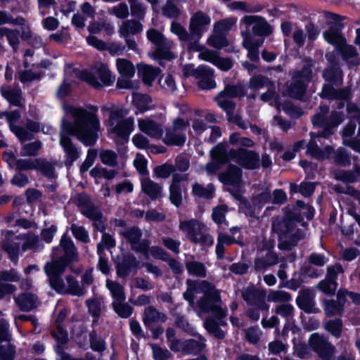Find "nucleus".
<instances>
[{
  "mask_svg": "<svg viewBox=\"0 0 360 360\" xmlns=\"http://www.w3.org/2000/svg\"><path fill=\"white\" fill-rule=\"evenodd\" d=\"M63 108L66 114L74 119V123L62 121L60 143L72 163L79 158V153L65 134L75 135L84 145L91 146L98 139L100 122L94 110L66 105Z\"/></svg>",
  "mask_w": 360,
  "mask_h": 360,
  "instance_id": "1",
  "label": "nucleus"
},
{
  "mask_svg": "<svg viewBox=\"0 0 360 360\" xmlns=\"http://www.w3.org/2000/svg\"><path fill=\"white\" fill-rule=\"evenodd\" d=\"M77 251L70 238L63 236L59 247L53 250V260L46 264L44 271L49 277L53 288L60 293H69L72 295L82 296L84 294V288L72 276H67L65 281L59 278L63 274L68 262L77 259Z\"/></svg>",
  "mask_w": 360,
  "mask_h": 360,
  "instance_id": "2",
  "label": "nucleus"
},
{
  "mask_svg": "<svg viewBox=\"0 0 360 360\" xmlns=\"http://www.w3.org/2000/svg\"><path fill=\"white\" fill-rule=\"evenodd\" d=\"M194 292H202L204 294L203 297L198 302L200 310L198 311V315L201 316L204 312L212 311L220 321L219 323H217L212 319H207L204 323L206 330L212 333L215 337L223 338L224 333L219 328L218 324H224V322L221 321V319L225 317L226 314V311L220 305L221 301L219 292L212 284L207 281H204L196 283L189 281L188 288L184 292V297L186 300L192 303L194 300Z\"/></svg>",
  "mask_w": 360,
  "mask_h": 360,
  "instance_id": "3",
  "label": "nucleus"
},
{
  "mask_svg": "<svg viewBox=\"0 0 360 360\" xmlns=\"http://www.w3.org/2000/svg\"><path fill=\"white\" fill-rule=\"evenodd\" d=\"M328 108L327 106H321L320 112L316 114L313 119L314 125L322 127L323 130L318 132L317 135L311 134V140L307 146V153L311 157L318 160H324L328 158L333 151V148L330 146H326L321 150L316 141L319 137L328 138L333 133V129L340 124L342 120V115L338 112H334L331 115V120L329 123L324 122V115L328 112Z\"/></svg>",
  "mask_w": 360,
  "mask_h": 360,
  "instance_id": "4",
  "label": "nucleus"
},
{
  "mask_svg": "<svg viewBox=\"0 0 360 360\" xmlns=\"http://www.w3.org/2000/svg\"><path fill=\"white\" fill-rule=\"evenodd\" d=\"M243 22L247 25H252L254 34H243V45L248 51V57L255 61L259 56L258 49L264 43L262 36L270 34V27L264 19L257 16H246L243 18Z\"/></svg>",
  "mask_w": 360,
  "mask_h": 360,
  "instance_id": "5",
  "label": "nucleus"
},
{
  "mask_svg": "<svg viewBox=\"0 0 360 360\" xmlns=\"http://www.w3.org/2000/svg\"><path fill=\"white\" fill-rule=\"evenodd\" d=\"M128 111L123 108H115L110 111V117L106 127L110 136L115 139L127 141L134 127V119L126 118Z\"/></svg>",
  "mask_w": 360,
  "mask_h": 360,
  "instance_id": "6",
  "label": "nucleus"
},
{
  "mask_svg": "<svg viewBox=\"0 0 360 360\" xmlns=\"http://www.w3.org/2000/svg\"><path fill=\"white\" fill-rule=\"evenodd\" d=\"M179 229L192 243L210 246L214 243L213 238L207 233L205 225L195 219L182 221Z\"/></svg>",
  "mask_w": 360,
  "mask_h": 360,
  "instance_id": "7",
  "label": "nucleus"
},
{
  "mask_svg": "<svg viewBox=\"0 0 360 360\" xmlns=\"http://www.w3.org/2000/svg\"><path fill=\"white\" fill-rule=\"evenodd\" d=\"M80 77L96 89L101 88L103 85L110 86L115 79L107 64L102 62L96 63L91 71L82 72Z\"/></svg>",
  "mask_w": 360,
  "mask_h": 360,
  "instance_id": "8",
  "label": "nucleus"
},
{
  "mask_svg": "<svg viewBox=\"0 0 360 360\" xmlns=\"http://www.w3.org/2000/svg\"><path fill=\"white\" fill-rule=\"evenodd\" d=\"M188 125V122L180 118L176 119L172 126L167 129L163 142L167 145L183 146L186 140V131Z\"/></svg>",
  "mask_w": 360,
  "mask_h": 360,
  "instance_id": "9",
  "label": "nucleus"
},
{
  "mask_svg": "<svg viewBox=\"0 0 360 360\" xmlns=\"http://www.w3.org/2000/svg\"><path fill=\"white\" fill-rule=\"evenodd\" d=\"M347 110L349 114L354 112L353 119L349 121L342 131L343 143L348 145L355 151L360 153V141L350 140L347 141V138L350 137L354 134L356 129V122L359 124L358 134L360 136V111H359L354 105H349Z\"/></svg>",
  "mask_w": 360,
  "mask_h": 360,
  "instance_id": "10",
  "label": "nucleus"
},
{
  "mask_svg": "<svg viewBox=\"0 0 360 360\" xmlns=\"http://www.w3.org/2000/svg\"><path fill=\"white\" fill-rule=\"evenodd\" d=\"M210 23V17L202 11H198L192 15L189 24V31L193 39V42L198 41L202 37Z\"/></svg>",
  "mask_w": 360,
  "mask_h": 360,
  "instance_id": "11",
  "label": "nucleus"
},
{
  "mask_svg": "<svg viewBox=\"0 0 360 360\" xmlns=\"http://www.w3.org/2000/svg\"><path fill=\"white\" fill-rule=\"evenodd\" d=\"M211 155L216 162L207 164L205 171L207 175H214L220 169L221 163H225L231 160L227 145L222 143H219L211 150Z\"/></svg>",
  "mask_w": 360,
  "mask_h": 360,
  "instance_id": "12",
  "label": "nucleus"
},
{
  "mask_svg": "<svg viewBox=\"0 0 360 360\" xmlns=\"http://www.w3.org/2000/svg\"><path fill=\"white\" fill-rule=\"evenodd\" d=\"M229 152L231 160L245 168L255 169L259 166V155L253 151L239 148L237 152L232 149H229Z\"/></svg>",
  "mask_w": 360,
  "mask_h": 360,
  "instance_id": "13",
  "label": "nucleus"
},
{
  "mask_svg": "<svg viewBox=\"0 0 360 360\" xmlns=\"http://www.w3.org/2000/svg\"><path fill=\"white\" fill-rule=\"evenodd\" d=\"M309 342L312 349L322 358V360H331L335 348L322 336L313 333L309 338Z\"/></svg>",
  "mask_w": 360,
  "mask_h": 360,
  "instance_id": "14",
  "label": "nucleus"
},
{
  "mask_svg": "<svg viewBox=\"0 0 360 360\" xmlns=\"http://www.w3.org/2000/svg\"><path fill=\"white\" fill-rule=\"evenodd\" d=\"M325 40L335 45L337 48L340 49L345 58H349L356 56V50L352 46L345 44L343 37L340 34L338 31L330 30L323 34Z\"/></svg>",
  "mask_w": 360,
  "mask_h": 360,
  "instance_id": "15",
  "label": "nucleus"
},
{
  "mask_svg": "<svg viewBox=\"0 0 360 360\" xmlns=\"http://www.w3.org/2000/svg\"><path fill=\"white\" fill-rule=\"evenodd\" d=\"M311 71L304 70L302 73H298L292 77V82L289 89V95L299 99L303 96L306 83L311 79Z\"/></svg>",
  "mask_w": 360,
  "mask_h": 360,
  "instance_id": "16",
  "label": "nucleus"
},
{
  "mask_svg": "<svg viewBox=\"0 0 360 360\" xmlns=\"http://www.w3.org/2000/svg\"><path fill=\"white\" fill-rule=\"evenodd\" d=\"M343 271V268L340 264L329 266L328 268L326 280L320 282L319 284L320 290L326 294L333 293L337 288V283L335 282L337 276L340 274H342Z\"/></svg>",
  "mask_w": 360,
  "mask_h": 360,
  "instance_id": "17",
  "label": "nucleus"
},
{
  "mask_svg": "<svg viewBox=\"0 0 360 360\" xmlns=\"http://www.w3.org/2000/svg\"><path fill=\"white\" fill-rule=\"evenodd\" d=\"M123 236L131 245V248L137 252L147 255V248L149 243L147 240L140 241L141 233L140 229L136 227H131L123 232Z\"/></svg>",
  "mask_w": 360,
  "mask_h": 360,
  "instance_id": "18",
  "label": "nucleus"
},
{
  "mask_svg": "<svg viewBox=\"0 0 360 360\" xmlns=\"http://www.w3.org/2000/svg\"><path fill=\"white\" fill-rule=\"evenodd\" d=\"M193 76L199 79V86L202 89H211L216 86L213 79V70L206 65H200L193 70Z\"/></svg>",
  "mask_w": 360,
  "mask_h": 360,
  "instance_id": "19",
  "label": "nucleus"
},
{
  "mask_svg": "<svg viewBox=\"0 0 360 360\" xmlns=\"http://www.w3.org/2000/svg\"><path fill=\"white\" fill-rule=\"evenodd\" d=\"M139 129L155 139H160L163 134L162 127L149 118L140 119L138 120Z\"/></svg>",
  "mask_w": 360,
  "mask_h": 360,
  "instance_id": "20",
  "label": "nucleus"
},
{
  "mask_svg": "<svg viewBox=\"0 0 360 360\" xmlns=\"http://www.w3.org/2000/svg\"><path fill=\"white\" fill-rule=\"evenodd\" d=\"M188 179V174H176L173 176L172 184L170 186V200L172 204L179 207L182 202V195L181 192L180 182L186 181Z\"/></svg>",
  "mask_w": 360,
  "mask_h": 360,
  "instance_id": "21",
  "label": "nucleus"
},
{
  "mask_svg": "<svg viewBox=\"0 0 360 360\" xmlns=\"http://www.w3.org/2000/svg\"><path fill=\"white\" fill-rule=\"evenodd\" d=\"M15 300L22 311H30L37 307L39 304L37 297L30 292L22 293L15 297Z\"/></svg>",
  "mask_w": 360,
  "mask_h": 360,
  "instance_id": "22",
  "label": "nucleus"
},
{
  "mask_svg": "<svg viewBox=\"0 0 360 360\" xmlns=\"http://www.w3.org/2000/svg\"><path fill=\"white\" fill-rule=\"evenodd\" d=\"M166 320V315L158 311L155 308L148 307L145 309L143 321L146 327L150 328L153 323L158 322L164 323Z\"/></svg>",
  "mask_w": 360,
  "mask_h": 360,
  "instance_id": "23",
  "label": "nucleus"
},
{
  "mask_svg": "<svg viewBox=\"0 0 360 360\" xmlns=\"http://www.w3.org/2000/svg\"><path fill=\"white\" fill-rule=\"evenodd\" d=\"M141 189L151 199L158 198L162 195V188L148 177L141 179Z\"/></svg>",
  "mask_w": 360,
  "mask_h": 360,
  "instance_id": "24",
  "label": "nucleus"
},
{
  "mask_svg": "<svg viewBox=\"0 0 360 360\" xmlns=\"http://www.w3.org/2000/svg\"><path fill=\"white\" fill-rule=\"evenodd\" d=\"M241 177V170L236 167H229V169L220 174L219 179L226 185H238Z\"/></svg>",
  "mask_w": 360,
  "mask_h": 360,
  "instance_id": "25",
  "label": "nucleus"
},
{
  "mask_svg": "<svg viewBox=\"0 0 360 360\" xmlns=\"http://www.w3.org/2000/svg\"><path fill=\"white\" fill-rule=\"evenodd\" d=\"M342 293L341 291L338 292V301L327 300L325 301V312L327 316H332L338 314L342 311L345 299L343 298Z\"/></svg>",
  "mask_w": 360,
  "mask_h": 360,
  "instance_id": "26",
  "label": "nucleus"
},
{
  "mask_svg": "<svg viewBox=\"0 0 360 360\" xmlns=\"http://www.w3.org/2000/svg\"><path fill=\"white\" fill-rule=\"evenodd\" d=\"M142 25L136 20H127L120 27L119 33L122 37L127 38L129 35L136 34L142 31Z\"/></svg>",
  "mask_w": 360,
  "mask_h": 360,
  "instance_id": "27",
  "label": "nucleus"
},
{
  "mask_svg": "<svg viewBox=\"0 0 360 360\" xmlns=\"http://www.w3.org/2000/svg\"><path fill=\"white\" fill-rule=\"evenodd\" d=\"M133 104L141 112H146L154 108L151 98L146 94H133Z\"/></svg>",
  "mask_w": 360,
  "mask_h": 360,
  "instance_id": "28",
  "label": "nucleus"
},
{
  "mask_svg": "<svg viewBox=\"0 0 360 360\" xmlns=\"http://www.w3.org/2000/svg\"><path fill=\"white\" fill-rule=\"evenodd\" d=\"M170 30L172 33L179 37L181 41L186 43L189 49L193 47V39L191 32L188 34L183 26L177 22H172Z\"/></svg>",
  "mask_w": 360,
  "mask_h": 360,
  "instance_id": "29",
  "label": "nucleus"
},
{
  "mask_svg": "<svg viewBox=\"0 0 360 360\" xmlns=\"http://www.w3.org/2000/svg\"><path fill=\"white\" fill-rule=\"evenodd\" d=\"M106 287L110 292L114 301L124 302L126 296L124 292V288L117 282L107 280Z\"/></svg>",
  "mask_w": 360,
  "mask_h": 360,
  "instance_id": "30",
  "label": "nucleus"
},
{
  "mask_svg": "<svg viewBox=\"0 0 360 360\" xmlns=\"http://www.w3.org/2000/svg\"><path fill=\"white\" fill-rule=\"evenodd\" d=\"M117 69L119 73L124 77L131 78L135 73V68L132 63L124 58H118L116 60Z\"/></svg>",
  "mask_w": 360,
  "mask_h": 360,
  "instance_id": "31",
  "label": "nucleus"
},
{
  "mask_svg": "<svg viewBox=\"0 0 360 360\" xmlns=\"http://www.w3.org/2000/svg\"><path fill=\"white\" fill-rule=\"evenodd\" d=\"M1 94L11 104L18 106L20 103V90L19 89H11L9 86H4L1 87Z\"/></svg>",
  "mask_w": 360,
  "mask_h": 360,
  "instance_id": "32",
  "label": "nucleus"
},
{
  "mask_svg": "<svg viewBox=\"0 0 360 360\" xmlns=\"http://www.w3.org/2000/svg\"><path fill=\"white\" fill-rule=\"evenodd\" d=\"M190 49H195L199 52L198 58L200 59L210 62L212 64H214L218 56V53L216 51L210 50L204 46H201L196 44V41L193 42V47Z\"/></svg>",
  "mask_w": 360,
  "mask_h": 360,
  "instance_id": "33",
  "label": "nucleus"
},
{
  "mask_svg": "<svg viewBox=\"0 0 360 360\" xmlns=\"http://www.w3.org/2000/svg\"><path fill=\"white\" fill-rule=\"evenodd\" d=\"M159 73V70L149 65H143L139 69V74L145 84L151 85Z\"/></svg>",
  "mask_w": 360,
  "mask_h": 360,
  "instance_id": "34",
  "label": "nucleus"
},
{
  "mask_svg": "<svg viewBox=\"0 0 360 360\" xmlns=\"http://www.w3.org/2000/svg\"><path fill=\"white\" fill-rule=\"evenodd\" d=\"M41 165V159H20L15 162V166L19 170L37 169Z\"/></svg>",
  "mask_w": 360,
  "mask_h": 360,
  "instance_id": "35",
  "label": "nucleus"
},
{
  "mask_svg": "<svg viewBox=\"0 0 360 360\" xmlns=\"http://www.w3.org/2000/svg\"><path fill=\"white\" fill-rule=\"evenodd\" d=\"M228 40L222 33L214 32V33L207 39V44L217 49L228 46Z\"/></svg>",
  "mask_w": 360,
  "mask_h": 360,
  "instance_id": "36",
  "label": "nucleus"
},
{
  "mask_svg": "<svg viewBox=\"0 0 360 360\" xmlns=\"http://www.w3.org/2000/svg\"><path fill=\"white\" fill-rule=\"evenodd\" d=\"M315 188V185L313 183L303 182L300 185L292 184L290 186V191L294 193H300L304 196L311 195Z\"/></svg>",
  "mask_w": 360,
  "mask_h": 360,
  "instance_id": "37",
  "label": "nucleus"
},
{
  "mask_svg": "<svg viewBox=\"0 0 360 360\" xmlns=\"http://www.w3.org/2000/svg\"><path fill=\"white\" fill-rule=\"evenodd\" d=\"M349 92L343 90L340 92L335 91L330 86H324L322 90V96L327 98H339L346 100L349 98Z\"/></svg>",
  "mask_w": 360,
  "mask_h": 360,
  "instance_id": "38",
  "label": "nucleus"
},
{
  "mask_svg": "<svg viewBox=\"0 0 360 360\" xmlns=\"http://www.w3.org/2000/svg\"><path fill=\"white\" fill-rule=\"evenodd\" d=\"M214 190L212 184H209L206 187H204L200 184H195L193 186V194L205 198H212Z\"/></svg>",
  "mask_w": 360,
  "mask_h": 360,
  "instance_id": "39",
  "label": "nucleus"
},
{
  "mask_svg": "<svg viewBox=\"0 0 360 360\" xmlns=\"http://www.w3.org/2000/svg\"><path fill=\"white\" fill-rule=\"evenodd\" d=\"M236 22L237 19L235 18H229L218 21L214 24V32L222 34L224 32H228L236 24Z\"/></svg>",
  "mask_w": 360,
  "mask_h": 360,
  "instance_id": "40",
  "label": "nucleus"
},
{
  "mask_svg": "<svg viewBox=\"0 0 360 360\" xmlns=\"http://www.w3.org/2000/svg\"><path fill=\"white\" fill-rule=\"evenodd\" d=\"M42 248V245L37 236L28 235L22 243V250H32L34 251L39 250Z\"/></svg>",
  "mask_w": 360,
  "mask_h": 360,
  "instance_id": "41",
  "label": "nucleus"
},
{
  "mask_svg": "<svg viewBox=\"0 0 360 360\" xmlns=\"http://www.w3.org/2000/svg\"><path fill=\"white\" fill-rule=\"evenodd\" d=\"M278 110H283L289 116L297 118L302 115L303 111L300 108L292 105L290 103H285L283 104L278 103L277 105Z\"/></svg>",
  "mask_w": 360,
  "mask_h": 360,
  "instance_id": "42",
  "label": "nucleus"
},
{
  "mask_svg": "<svg viewBox=\"0 0 360 360\" xmlns=\"http://www.w3.org/2000/svg\"><path fill=\"white\" fill-rule=\"evenodd\" d=\"M113 308L116 313L122 318H128L132 313V308L124 302L114 301Z\"/></svg>",
  "mask_w": 360,
  "mask_h": 360,
  "instance_id": "43",
  "label": "nucleus"
},
{
  "mask_svg": "<svg viewBox=\"0 0 360 360\" xmlns=\"http://www.w3.org/2000/svg\"><path fill=\"white\" fill-rule=\"evenodd\" d=\"M115 172L114 170H108L103 167H96L90 171V174L95 179L103 178L106 179H111L115 177Z\"/></svg>",
  "mask_w": 360,
  "mask_h": 360,
  "instance_id": "44",
  "label": "nucleus"
},
{
  "mask_svg": "<svg viewBox=\"0 0 360 360\" xmlns=\"http://www.w3.org/2000/svg\"><path fill=\"white\" fill-rule=\"evenodd\" d=\"M273 84L267 78L258 75L250 79V87L255 90H259L264 87H271Z\"/></svg>",
  "mask_w": 360,
  "mask_h": 360,
  "instance_id": "45",
  "label": "nucleus"
},
{
  "mask_svg": "<svg viewBox=\"0 0 360 360\" xmlns=\"http://www.w3.org/2000/svg\"><path fill=\"white\" fill-rule=\"evenodd\" d=\"M186 268L189 274L198 276H203L205 275V268L204 265L200 262L192 261L186 264Z\"/></svg>",
  "mask_w": 360,
  "mask_h": 360,
  "instance_id": "46",
  "label": "nucleus"
},
{
  "mask_svg": "<svg viewBox=\"0 0 360 360\" xmlns=\"http://www.w3.org/2000/svg\"><path fill=\"white\" fill-rule=\"evenodd\" d=\"M159 84L165 91L172 92L176 89V82L170 75H163L159 79Z\"/></svg>",
  "mask_w": 360,
  "mask_h": 360,
  "instance_id": "47",
  "label": "nucleus"
},
{
  "mask_svg": "<svg viewBox=\"0 0 360 360\" xmlns=\"http://www.w3.org/2000/svg\"><path fill=\"white\" fill-rule=\"evenodd\" d=\"M115 245V240L112 237L108 234L103 233L101 243L97 245L98 255H102L104 248H110Z\"/></svg>",
  "mask_w": 360,
  "mask_h": 360,
  "instance_id": "48",
  "label": "nucleus"
},
{
  "mask_svg": "<svg viewBox=\"0 0 360 360\" xmlns=\"http://www.w3.org/2000/svg\"><path fill=\"white\" fill-rule=\"evenodd\" d=\"M83 213L85 216H86L88 218L94 220L95 222H96V226H98V229L100 231H103V226L100 221V219H101V214L99 211L94 208H86L85 210L83 211Z\"/></svg>",
  "mask_w": 360,
  "mask_h": 360,
  "instance_id": "49",
  "label": "nucleus"
},
{
  "mask_svg": "<svg viewBox=\"0 0 360 360\" xmlns=\"http://www.w3.org/2000/svg\"><path fill=\"white\" fill-rule=\"evenodd\" d=\"M174 171V167L171 165L165 164L154 169L153 173L156 178L166 179Z\"/></svg>",
  "mask_w": 360,
  "mask_h": 360,
  "instance_id": "50",
  "label": "nucleus"
},
{
  "mask_svg": "<svg viewBox=\"0 0 360 360\" xmlns=\"http://www.w3.org/2000/svg\"><path fill=\"white\" fill-rule=\"evenodd\" d=\"M147 37L150 41L158 46L165 44V39L163 35L154 29H150L147 32Z\"/></svg>",
  "mask_w": 360,
  "mask_h": 360,
  "instance_id": "51",
  "label": "nucleus"
},
{
  "mask_svg": "<svg viewBox=\"0 0 360 360\" xmlns=\"http://www.w3.org/2000/svg\"><path fill=\"white\" fill-rule=\"evenodd\" d=\"M101 162L109 166H115L117 164V154L112 150H104L100 153Z\"/></svg>",
  "mask_w": 360,
  "mask_h": 360,
  "instance_id": "52",
  "label": "nucleus"
},
{
  "mask_svg": "<svg viewBox=\"0 0 360 360\" xmlns=\"http://www.w3.org/2000/svg\"><path fill=\"white\" fill-rule=\"evenodd\" d=\"M71 231L74 236L83 243H87L89 240L88 232L83 226L73 224L71 226Z\"/></svg>",
  "mask_w": 360,
  "mask_h": 360,
  "instance_id": "53",
  "label": "nucleus"
},
{
  "mask_svg": "<svg viewBox=\"0 0 360 360\" xmlns=\"http://www.w3.org/2000/svg\"><path fill=\"white\" fill-rule=\"evenodd\" d=\"M342 322L339 319L328 321L326 324V329L333 336L339 338L342 332Z\"/></svg>",
  "mask_w": 360,
  "mask_h": 360,
  "instance_id": "54",
  "label": "nucleus"
},
{
  "mask_svg": "<svg viewBox=\"0 0 360 360\" xmlns=\"http://www.w3.org/2000/svg\"><path fill=\"white\" fill-rule=\"evenodd\" d=\"M134 165L141 175L148 174L147 160L143 155L138 153L134 160Z\"/></svg>",
  "mask_w": 360,
  "mask_h": 360,
  "instance_id": "55",
  "label": "nucleus"
},
{
  "mask_svg": "<svg viewBox=\"0 0 360 360\" xmlns=\"http://www.w3.org/2000/svg\"><path fill=\"white\" fill-rule=\"evenodd\" d=\"M290 299V295L288 292L282 290L273 291L269 293L268 300L278 302H285Z\"/></svg>",
  "mask_w": 360,
  "mask_h": 360,
  "instance_id": "56",
  "label": "nucleus"
},
{
  "mask_svg": "<svg viewBox=\"0 0 360 360\" xmlns=\"http://www.w3.org/2000/svg\"><path fill=\"white\" fill-rule=\"evenodd\" d=\"M231 143L237 146L251 147L253 146V141L250 139L240 137L238 134H233L230 136Z\"/></svg>",
  "mask_w": 360,
  "mask_h": 360,
  "instance_id": "57",
  "label": "nucleus"
},
{
  "mask_svg": "<svg viewBox=\"0 0 360 360\" xmlns=\"http://www.w3.org/2000/svg\"><path fill=\"white\" fill-rule=\"evenodd\" d=\"M227 212L226 205H221L213 210L212 219L217 224H221L224 221L225 214Z\"/></svg>",
  "mask_w": 360,
  "mask_h": 360,
  "instance_id": "58",
  "label": "nucleus"
},
{
  "mask_svg": "<svg viewBox=\"0 0 360 360\" xmlns=\"http://www.w3.org/2000/svg\"><path fill=\"white\" fill-rule=\"evenodd\" d=\"M11 131L18 136L20 141H26L32 139L31 131L15 125H11Z\"/></svg>",
  "mask_w": 360,
  "mask_h": 360,
  "instance_id": "59",
  "label": "nucleus"
},
{
  "mask_svg": "<svg viewBox=\"0 0 360 360\" xmlns=\"http://www.w3.org/2000/svg\"><path fill=\"white\" fill-rule=\"evenodd\" d=\"M110 13L119 18H125L129 15L128 6L126 4H120L112 7Z\"/></svg>",
  "mask_w": 360,
  "mask_h": 360,
  "instance_id": "60",
  "label": "nucleus"
},
{
  "mask_svg": "<svg viewBox=\"0 0 360 360\" xmlns=\"http://www.w3.org/2000/svg\"><path fill=\"white\" fill-rule=\"evenodd\" d=\"M151 347L155 360H167L169 358L170 353L167 349H163L155 345H151Z\"/></svg>",
  "mask_w": 360,
  "mask_h": 360,
  "instance_id": "61",
  "label": "nucleus"
},
{
  "mask_svg": "<svg viewBox=\"0 0 360 360\" xmlns=\"http://www.w3.org/2000/svg\"><path fill=\"white\" fill-rule=\"evenodd\" d=\"M216 101L218 105L223 108L228 113H230L233 109V103L226 97L222 96V94H219L216 98Z\"/></svg>",
  "mask_w": 360,
  "mask_h": 360,
  "instance_id": "62",
  "label": "nucleus"
},
{
  "mask_svg": "<svg viewBox=\"0 0 360 360\" xmlns=\"http://www.w3.org/2000/svg\"><path fill=\"white\" fill-rule=\"evenodd\" d=\"M41 148L39 142H33L25 145L22 150V155L25 156H34Z\"/></svg>",
  "mask_w": 360,
  "mask_h": 360,
  "instance_id": "63",
  "label": "nucleus"
},
{
  "mask_svg": "<svg viewBox=\"0 0 360 360\" xmlns=\"http://www.w3.org/2000/svg\"><path fill=\"white\" fill-rule=\"evenodd\" d=\"M15 355V350L13 347L9 345L0 347V359L1 360H13Z\"/></svg>",
  "mask_w": 360,
  "mask_h": 360,
  "instance_id": "64",
  "label": "nucleus"
}]
</instances>
